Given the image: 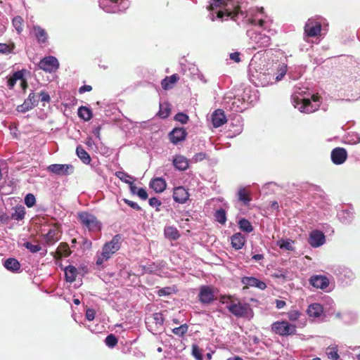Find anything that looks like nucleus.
<instances>
[{"label": "nucleus", "instance_id": "1", "mask_svg": "<svg viewBox=\"0 0 360 360\" xmlns=\"http://www.w3.org/2000/svg\"><path fill=\"white\" fill-rule=\"evenodd\" d=\"M209 4L208 17L212 21L217 19L223 21L229 18L236 22L241 20L254 26L246 32L252 49H266L270 46L271 37L264 32V30L267 27V22L262 7L250 8L244 13L235 6V0H210Z\"/></svg>", "mask_w": 360, "mask_h": 360}, {"label": "nucleus", "instance_id": "2", "mask_svg": "<svg viewBox=\"0 0 360 360\" xmlns=\"http://www.w3.org/2000/svg\"><path fill=\"white\" fill-rule=\"evenodd\" d=\"M291 101L295 108L304 113L315 112L321 103L320 96L311 94L308 87L301 83L295 85Z\"/></svg>", "mask_w": 360, "mask_h": 360}, {"label": "nucleus", "instance_id": "3", "mask_svg": "<svg viewBox=\"0 0 360 360\" xmlns=\"http://www.w3.org/2000/svg\"><path fill=\"white\" fill-rule=\"evenodd\" d=\"M265 57L255 54L252 58L248 66L250 80L256 86H265L271 79V73Z\"/></svg>", "mask_w": 360, "mask_h": 360}, {"label": "nucleus", "instance_id": "4", "mask_svg": "<svg viewBox=\"0 0 360 360\" xmlns=\"http://www.w3.org/2000/svg\"><path fill=\"white\" fill-rule=\"evenodd\" d=\"M328 271L335 276L342 285L349 284L355 278L354 272L343 265H332L328 267Z\"/></svg>", "mask_w": 360, "mask_h": 360}, {"label": "nucleus", "instance_id": "5", "mask_svg": "<svg viewBox=\"0 0 360 360\" xmlns=\"http://www.w3.org/2000/svg\"><path fill=\"white\" fill-rule=\"evenodd\" d=\"M99 7L106 13L124 11L129 6V0H98Z\"/></svg>", "mask_w": 360, "mask_h": 360}, {"label": "nucleus", "instance_id": "6", "mask_svg": "<svg viewBox=\"0 0 360 360\" xmlns=\"http://www.w3.org/2000/svg\"><path fill=\"white\" fill-rule=\"evenodd\" d=\"M78 219L82 226L87 229L89 231H100L102 229L101 222L98 220L94 214L88 212L78 213Z\"/></svg>", "mask_w": 360, "mask_h": 360}, {"label": "nucleus", "instance_id": "7", "mask_svg": "<svg viewBox=\"0 0 360 360\" xmlns=\"http://www.w3.org/2000/svg\"><path fill=\"white\" fill-rule=\"evenodd\" d=\"M271 330L281 336H288L296 333V327L287 321H276L271 325Z\"/></svg>", "mask_w": 360, "mask_h": 360}, {"label": "nucleus", "instance_id": "8", "mask_svg": "<svg viewBox=\"0 0 360 360\" xmlns=\"http://www.w3.org/2000/svg\"><path fill=\"white\" fill-rule=\"evenodd\" d=\"M337 217L344 224H349L354 218V210L352 205H340Z\"/></svg>", "mask_w": 360, "mask_h": 360}, {"label": "nucleus", "instance_id": "9", "mask_svg": "<svg viewBox=\"0 0 360 360\" xmlns=\"http://www.w3.org/2000/svg\"><path fill=\"white\" fill-rule=\"evenodd\" d=\"M321 27L320 18H309L304 25V34L309 37H317L321 33Z\"/></svg>", "mask_w": 360, "mask_h": 360}, {"label": "nucleus", "instance_id": "10", "mask_svg": "<svg viewBox=\"0 0 360 360\" xmlns=\"http://www.w3.org/2000/svg\"><path fill=\"white\" fill-rule=\"evenodd\" d=\"M38 67L46 72H53L59 68V62L55 56H49L40 60Z\"/></svg>", "mask_w": 360, "mask_h": 360}, {"label": "nucleus", "instance_id": "11", "mask_svg": "<svg viewBox=\"0 0 360 360\" xmlns=\"http://www.w3.org/2000/svg\"><path fill=\"white\" fill-rule=\"evenodd\" d=\"M226 309L238 318L244 317L249 311H252L249 304L240 302H232L226 306Z\"/></svg>", "mask_w": 360, "mask_h": 360}, {"label": "nucleus", "instance_id": "12", "mask_svg": "<svg viewBox=\"0 0 360 360\" xmlns=\"http://www.w3.org/2000/svg\"><path fill=\"white\" fill-rule=\"evenodd\" d=\"M47 169L58 176H68L73 173L74 167L71 164H52L47 167Z\"/></svg>", "mask_w": 360, "mask_h": 360}, {"label": "nucleus", "instance_id": "13", "mask_svg": "<svg viewBox=\"0 0 360 360\" xmlns=\"http://www.w3.org/2000/svg\"><path fill=\"white\" fill-rule=\"evenodd\" d=\"M326 243V236L324 233L319 230L315 229L310 232L308 238V243L312 248H319Z\"/></svg>", "mask_w": 360, "mask_h": 360}, {"label": "nucleus", "instance_id": "14", "mask_svg": "<svg viewBox=\"0 0 360 360\" xmlns=\"http://www.w3.org/2000/svg\"><path fill=\"white\" fill-rule=\"evenodd\" d=\"M347 156V150L341 147L333 148L330 153L331 161L336 165L343 164L346 161Z\"/></svg>", "mask_w": 360, "mask_h": 360}, {"label": "nucleus", "instance_id": "15", "mask_svg": "<svg viewBox=\"0 0 360 360\" xmlns=\"http://www.w3.org/2000/svg\"><path fill=\"white\" fill-rule=\"evenodd\" d=\"M198 298L201 303L208 304L214 300L213 290L208 285H202L200 288Z\"/></svg>", "mask_w": 360, "mask_h": 360}, {"label": "nucleus", "instance_id": "16", "mask_svg": "<svg viewBox=\"0 0 360 360\" xmlns=\"http://www.w3.org/2000/svg\"><path fill=\"white\" fill-rule=\"evenodd\" d=\"M151 319L152 323L155 324V326H150L148 321L146 322L147 328L153 334H157L160 333V330L163 326L165 321L163 315L161 313H154Z\"/></svg>", "mask_w": 360, "mask_h": 360}, {"label": "nucleus", "instance_id": "17", "mask_svg": "<svg viewBox=\"0 0 360 360\" xmlns=\"http://www.w3.org/2000/svg\"><path fill=\"white\" fill-rule=\"evenodd\" d=\"M169 141L174 145L185 140L187 132L184 127H175L168 134Z\"/></svg>", "mask_w": 360, "mask_h": 360}, {"label": "nucleus", "instance_id": "18", "mask_svg": "<svg viewBox=\"0 0 360 360\" xmlns=\"http://www.w3.org/2000/svg\"><path fill=\"white\" fill-rule=\"evenodd\" d=\"M226 108L234 112H242L246 109V104L244 101L242 100V97H234L233 99L230 98L229 101H226L228 98H226Z\"/></svg>", "mask_w": 360, "mask_h": 360}, {"label": "nucleus", "instance_id": "19", "mask_svg": "<svg viewBox=\"0 0 360 360\" xmlns=\"http://www.w3.org/2000/svg\"><path fill=\"white\" fill-rule=\"evenodd\" d=\"M32 34L39 44H47L49 41V34L41 26L38 25H34L32 27Z\"/></svg>", "mask_w": 360, "mask_h": 360}, {"label": "nucleus", "instance_id": "20", "mask_svg": "<svg viewBox=\"0 0 360 360\" xmlns=\"http://www.w3.org/2000/svg\"><path fill=\"white\" fill-rule=\"evenodd\" d=\"M172 197L176 202L184 204L188 200L189 193L184 186H177L174 188Z\"/></svg>", "mask_w": 360, "mask_h": 360}, {"label": "nucleus", "instance_id": "21", "mask_svg": "<svg viewBox=\"0 0 360 360\" xmlns=\"http://www.w3.org/2000/svg\"><path fill=\"white\" fill-rule=\"evenodd\" d=\"M172 165L178 171H186L189 167V160L182 155H175L172 158Z\"/></svg>", "mask_w": 360, "mask_h": 360}, {"label": "nucleus", "instance_id": "22", "mask_svg": "<svg viewBox=\"0 0 360 360\" xmlns=\"http://www.w3.org/2000/svg\"><path fill=\"white\" fill-rule=\"evenodd\" d=\"M335 316L345 324H353L357 321V314L354 311L337 312Z\"/></svg>", "mask_w": 360, "mask_h": 360}, {"label": "nucleus", "instance_id": "23", "mask_svg": "<svg viewBox=\"0 0 360 360\" xmlns=\"http://www.w3.org/2000/svg\"><path fill=\"white\" fill-rule=\"evenodd\" d=\"M310 284L316 288L326 289L330 283L329 279L321 275L312 276L309 280Z\"/></svg>", "mask_w": 360, "mask_h": 360}, {"label": "nucleus", "instance_id": "24", "mask_svg": "<svg viewBox=\"0 0 360 360\" xmlns=\"http://www.w3.org/2000/svg\"><path fill=\"white\" fill-rule=\"evenodd\" d=\"M241 283L246 286L255 287L260 290H264L266 288V285L264 281L254 276H244L241 279Z\"/></svg>", "mask_w": 360, "mask_h": 360}, {"label": "nucleus", "instance_id": "25", "mask_svg": "<svg viewBox=\"0 0 360 360\" xmlns=\"http://www.w3.org/2000/svg\"><path fill=\"white\" fill-rule=\"evenodd\" d=\"M259 99L258 91L255 89L250 88L245 89L242 94V100L244 101L246 105L252 104Z\"/></svg>", "mask_w": 360, "mask_h": 360}, {"label": "nucleus", "instance_id": "26", "mask_svg": "<svg viewBox=\"0 0 360 360\" xmlns=\"http://www.w3.org/2000/svg\"><path fill=\"white\" fill-rule=\"evenodd\" d=\"M212 123L214 127L217 128L226 122V117L224 112L221 109H217L212 114Z\"/></svg>", "mask_w": 360, "mask_h": 360}, {"label": "nucleus", "instance_id": "27", "mask_svg": "<svg viewBox=\"0 0 360 360\" xmlns=\"http://www.w3.org/2000/svg\"><path fill=\"white\" fill-rule=\"evenodd\" d=\"M122 241V236L121 234H116L109 242L104 244L103 247L107 248L110 251L115 253L120 248Z\"/></svg>", "mask_w": 360, "mask_h": 360}, {"label": "nucleus", "instance_id": "28", "mask_svg": "<svg viewBox=\"0 0 360 360\" xmlns=\"http://www.w3.org/2000/svg\"><path fill=\"white\" fill-rule=\"evenodd\" d=\"M149 186L156 193H160L165 190L167 183L163 178L156 177L150 180Z\"/></svg>", "mask_w": 360, "mask_h": 360}, {"label": "nucleus", "instance_id": "29", "mask_svg": "<svg viewBox=\"0 0 360 360\" xmlns=\"http://www.w3.org/2000/svg\"><path fill=\"white\" fill-rule=\"evenodd\" d=\"M245 238L240 233H236L231 237V246L236 250H240L245 245Z\"/></svg>", "mask_w": 360, "mask_h": 360}, {"label": "nucleus", "instance_id": "30", "mask_svg": "<svg viewBox=\"0 0 360 360\" xmlns=\"http://www.w3.org/2000/svg\"><path fill=\"white\" fill-rule=\"evenodd\" d=\"M20 264L15 258L10 257L4 262V266L9 271L18 273L20 269Z\"/></svg>", "mask_w": 360, "mask_h": 360}, {"label": "nucleus", "instance_id": "31", "mask_svg": "<svg viewBox=\"0 0 360 360\" xmlns=\"http://www.w3.org/2000/svg\"><path fill=\"white\" fill-rule=\"evenodd\" d=\"M114 253L110 251L107 248L103 246L102 252L100 255H97L96 264L98 267L101 266L104 262L108 261Z\"/></svg>", "mask_w": 360, "mask_h": 360}, {"label": "nucleus", "instance_id": "32", "mask_svg": "<svg viewBox=\"0 0 360 360\" xmlns=\"http://www.w3.org/2000/svg\"><path fill=\"white\" fill-rule=\"evenodd\" d=\"M323 311V306L319 303H313L307 309V314L311 317L317 318L321 316Z\"/></svg>", "mask_w": 360, "mask_h": 360}, {"label": "nucleus", "instance_id": "33", "mask_svg": "<svg viewBox=\"0 0 360 360\" xmlns=\"http://www.w3.org/2000/svg\"><path fill=\"white\" fill-rule=\"evenodd\" d=\"M164 234L165 238L171 240H176L180 237L178 229L174 226H166L164 229Z\"/></svg>", "mask_w": 360, "mask_h": 360}, {"label": "nucleus", "instance_id": "34", "mask_svg": "<svg viewBox=\"0 0 360 360\" xmlns=\"http://www.w3.org/2000/svg\"><path fill=\"white\" fill-rule=\"evenodd\" d=\"M294 240L290 238H281L276 241V244L281 250H285L288 251H294L295 247L293 246Z\"/></svg>", "mask_w": 360, "mask_h": 360}, {"label": "nucleus", "instance_id": "35", "mask_svg": "<svg viewBox=\"0 0 360 360\" xmlns=\"http://www.w3.org/2000/svg\"><path fill=\"white\" fill-rule=\"evenodd\" d=\"M77 269L72 265H68L65 269V276L67 282L72 283L76 280Z\"/></svg>", "mask_w": 360, "mask_h": 360}, {"label": "nucleus", "instance_id": "36", "mask_svg": "<svg viewBox=\"0 0 360 360\" xmlns=\"http://www.w3.org/2000/svg\"><path fill=\"white\" fill-rule=\"evenodd\" d=\"M179 77L176 74L166 77L161 82L163 89L167 90L172 88L173 85L179 80Z\"/></svg>", "mask_w": 360, "mask_h": 360}, {"label": "nucleus", "instance_id": "37", "mask_svg": "<svg viewBox=\"0 0 360 360\" xmlns=\"http://www.w3.org/2000/svg\"><path fill=\"white\" fill-rule=\"evenodd\" d=\"M76 154L80 160L85 165L91 162V158L89 154L81 146H78L76 148Z\"/></svg>", "mask_w": 360, "mask_h": 360}, {"label": "nucleus", "instance_id": "38", "mask_svg": "<svg viewBox=\"0 0 360 360\" xmlns=\"http://www.w3.org/2000/svg\"><path fill=\"white\" fill-rule=\"evenodd\" d=\"M14 212L11 214L12 219L21 221L25 216V208L22 205H17L14 208Z\"/></svg>", "mask_w": 360, "mask_h": 360}, {"label": "nucleus", "instance_id": "39", "mask_svg": "<svg viewBox=\"0 0 360 360\" xmlns=\"http://www.w3.org/2000/svg\"><path fill=\"white\" fill-rule=\"evenodd\" d=\"M78 116L84 121L90 120L93 117L91 108L86 106H80L78 108Z\"/></svg>", "mask_w": 360, "mask_h": 360}, {"label": "nucleus", "instance_id": "40", "mask_svg": "<svg viewBox=\"0 0 360 360\" xmlns=\"http://www.w3.org/2000/svg\"><path fill=\"white\" fill-rule=\"evenodd\" d=\"M238 200L242 202L244 205H248L251 201V198L249 195V193L246 191V188L243 187L240 188L238 191Z\"/></svg>", "mask_w": 360, "mask_h": 360}, {"label": "nucleus", "instance_id": "41", "mask_svg": "<svg viewBox=\"0 0 360 360\" xmlns=\"http://www.w3.org/2000/svg\"><path fill=\"white\" fill-rule=\"evenodd\" d=\"M56 230L55 229H51L48 233L44 236V240L46 244L51 245H53L57 240L56 238Z\"/></svg>", "mask_w": 360, "mask_h": 360}, {"label": "nucleus", "instance_id": "42", "mask_svg": "<svg viewBox=\"0 0 360 360\" xmlns=\"http://www.w3.org/2000/svg\"><path fill=\"white\" fill-rule=\"evenodd\" d=\"M214 217L215 218V220L222 225L225 224L227 220L226 212L223 208L217 210L214 214Z\"/></svg>", "mask_w": 360, "mask_h": 360}, {"label": "nucleus", "instance_id": "43", "mask_svg": "<svg viewBox=\"0 0 360 360\" xmlns=\"http://www.w3.org/2000/svg\"><path fill=\"white\" fill-rule=\"evenodd\" d=\"M170 114V108L168 103H160V109L158 112V115L162 118L166 119L169 116Z\"/></svg>", "mask_w": 360, "mask_h": 360}, {"label": "nucleus", "instance_id": "44", "mask_svg": "<svg viewBox=\"0 0 360 360\" xmlns=\"http://www.w3.org/2000/svg\"><path fill=\"white\" fill-rule=\"evenodd\" d=\"M238 226L241 231L246 233H251L253 231V226L251 223L245 218H242L238 221Z\"/></svg>", "mask_w": 360, "mask_h": 360}, {"label": "nucleus", "instance_id": "45", "mask_svg": "<svg viewBox=\"0 0 360 360\" xmlns=\"http://www.w3.org/2000/svg\"><path fill=\"white\" fill-rule=\"evenodd\" d=\"M35 106V103H30L27 99H25L22 104L17 106V111L19 112L25 113L34 108Z\"/></svg>", "mask_w": 360, "mask_h": 360}, {"label": "nucleus", "instance_id": "46", "mask_svg": "<svg viewBox=\"0 0 360 360\" xmlns=\"http://www.w3.org/2000/svg\"><path fill=\"white\" fill-rule=\"evenodd\" d=\"M338 349L337 346H329L326 349V354L328 358L331 360H338L340 356L338 353Z\"/></svg>", "mask_w": 360, "mask_h": 360}, {"label": "nucleus", "instance_id": "47", "mask_svg": "<svg viewBox=\"0 0 360 360\" xmlns=\"http://www.w3.org/2000/svg\"><path fill=\"white\" fill-rule=\"evenodd\" d=\"M188 326L186 323L181 324L179 327H176L172 330V333L179 338H183L188 332Z\"/></svg>", "mask_w": 360, "mask_h": 360}, {"label": "nucleus", "instance_id": "48", "mask_svg": "<svg viewBox=\"0 0 360 360\" xmlns=\"http://www.w3.org/2000/svg\"><path fill=\"white\" fill-rule=\"evenodd\" d=\"M15 49L14 44H7L5 43H0V55H8L13 53Z\"/></svg>", "mask_w": 360, "mask_h": 360}, {"label": "nucleus", "instance_id": "49", "mask_svg": "<svg viewBox=\"0 0 360 360\" xmlns=\"http://www.w3.org/2000/svg\"><path fill=\"white\" fill-rule=\"evenodd\" d=\"M23 19L22 17L17 15L13 18L12 24L18 33H20L23 30Z\"/></svg>", "mask_w": 360, "mask_h": 360}, {"label": "nucleus", "instance_id": "50", "mask_svg": "<svg viewBox=\"0 0 360 360\" xmlns=\"http://www.w3.org/2000/svg\"><path fill=\"white\" fill-rule=\"evenodd\" d=\"M118 340L114 334H109L105 339V345L110 347L113 348L117 344Z\"/></svg>", "mask_w": 360, "mask_h": 360}, {"label": "nucleus", "instance_id": "51", "mask_svg": "<svg viewBox=\"0 0 360 360\" xmlns=\"http://www.w3.org/2000/svg\"><path fill=\"white\" fill-rule=\"evenodd\" d=\"M115 176L119 178L122 181L126 183V184H129L130 182H131V179H134L133 176H131V175L128 174L127 173L124 172H122V171H118L115 173Z\"/></svg>", "mask_w": 360, "mask_h": 360}, {"label": "nucleus", "instance_id": "52", "mask_svg": "<svg viewBox=\"0 0 360 360\" xmlns=\"http://www.w3.org/2000/svg\"><path fill=\"white\" fill-rule=\"evenodd\" d=\"M202 350L196 344L192 345V355L196 360H202Z\"/></svg>", "mask_w": 360, "mask_h": 360}, {"label": "nucleus", "instance_id": "53", "mask_svg": "<svg viewBox=\"0 0 360 360\" xmlns=\"http://www.w3.org/2000/svg\"><path fill=\"white\" fill-rule=\"evenodd\" d=\"M148 204L150 207L155 208L157 212H160L161 210L160 206L162 205V202L156 197H152L148 200Z\"/></svg>", "mask_w": 360, "mask_h": 360}, {"label": "nucleus", "instance_id": "54", "mask_svg": "<svg viewBox=\"0 0 360 360\" xmlns=\"http://www.w3.org/2000/svg\"><path fill=\"white\" fill-rule=\"evenodd\" d=\"M174 120L181 124H186L188 121V116L187 114L180 112L175 115Z\"/></svg>", "mask_w": 360, "mask_h": 360}, {"label": "nucleus", "instance_id": "55", "mask_svg": "<svg viewBox=\"0 0 360 360\" xmlns=\"http://www.w3.org/2000/svg\"><path fill=\"white\" fill-rule=\"evenodd\" d=\"M25 204L27 207H32L36 202V198L32 193H27L25 197Z\"/></svg>", "mask_w": 360, "mask_h": 360}, {"label": "nucleus", "instance_id": "56", "mask_svg": "<svg viewBox=\"0 0 360 360\" xmlns=\"http://www.w3.org/2000/svg\"><path fill=\"white\" fill-rule=\"evenodd\" d=\"M26 70H18L13 72L11 77H13L16 82L18 80H21L22 82L26 83V80L25 79V74Z\"/></svg>", "mask_w": 360, "mask_h": 360}, {"label": "nucleus", "instance_id": "57", "mask_svg": "<svg viewBox=\"0 0 360 360\" xmlns=\"http://www.w3.org/2000/svg\"><path fill=\"white\" fill-rule=\"evenodd\" d=\"M25 248L30 250L32 253H36L41 250V247L39 245L32 244L31 242H25L24 243Z\"/></svg>", "mask_w": 360, "mask_h": 360}, {"label": "nucleus", "instance_id": "58", "mask_svg": "<svg viewBox=\"0 0 360 360\" xmlns=\"http://www.w3.org/2000/svg\"><path fill=\"white\" fill-rule=\"evenodd\" d=\"M173 291L174 290H173L172 288L165 287V288H160L158 290L157 294L160 297L167 296V295H171L173 292Z\"/></svg>", "mask_w": 360, "mask_h": 360}, {"label": "nucleus", "instance_id": "59", "mask_svg": "<svg viewBox=\"0 0 360 360\" xmlns=\"http://www.w3.org/2000/svg\"><path fill=\"white\" fill-rule=\"evenodd\" d=\"M207 158V155L206 153H205V152H200V153H195L193 156L192 160L194 162H198L202 161L203 160L206 159Z\"/></svg>", "mask_w": 360, "mask_h": 360}, {"label": "nucleus", "instance_id": "60", "mask_svg": "<svg viewBox=\"0 0 360 360\" xmlns=\"http://www.w3.org/2000/svg\"><path fill=\"white\" fill-rule=\"evenodd\" d=\"M300 316V313L297 310H291L288 313V317L290 321H297Z\"/></svg>", "mask_w": 360, "mask_h": 360}, {"label": "nucleus", "instance_id": "61", "mask_svg": "<svg viewBox=\"0 0 360 360\" xmlns=\"http://www.w3.org/2000/svg\"><path fill=\"white\" fill-rule=\"evenodd\" d=\"M124 202L129 205L130 207H131L134 210H136L137 211H141L142 209L141 207L135 202L128 200V199H123Z\"/></svg>", "mask_w": 360, "mask_h": 360}, {"label": "nucleus", "instance_id": "62", "mask_svg": "<svg viewBox=\"0 0 360 360\" xmlns=\"http://www.w3.org/2000/svg\"><path fill=\"white\" fill-rule=\"evenodd\" d=\"M95 314H96L95 310L93 309L89 308L86 310L85 317L88 321H91L94 319Z\"/></svg>", "mask_w": 360, "mask_h": 360}, {"label": "nucleus", "instance_id": "63", "mask_svg": "<svg viewBox=\"0 0 360 360\" xmlns=\"http://www.w3.org/2000/svg\"><path fill=\"white\" fill-rule=\"evenodd\" d=\"M136 195L141 199V200H146L148 197V193L146 190L143 188H140L137 190Z\"/></svg>", "mask_w": 360, "mask_h": 360}, {"label": "nucleus", "instance_id": "64", "mask_svg": "<svg viewBox=\"0 0 360 360\" xmlns=\"http://www.w3.org/2000/svg\"><path fill=\"white\" fill-rule=\"evenodd\" d=\"M11 219H12L11 215H8L6 213L0 214V223L7 224Z\"/></svg>", "mask_w": 360, "mask_h": 360}]
</instances>
